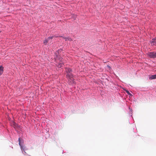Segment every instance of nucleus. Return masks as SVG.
I'll return each instance as SVG.
<instances>
[{
  "label": "nucleus",
  "mask_w": 156,
  "mask_h": 156,
  "mask_svg": "<svg viewBox=\"0 0 156 156\" xmlns=\"http://www.w3.org/2000/svg\"><path fill=\"white\" fill-rule=\"evenodd\" d=\"M18 140H19V145L21 149V150L22 151H24V152L25 153H26L25 151L28 150V149L26 147L24 146H23L22 145H21V143L22 142V141L23 140H21L20 138H19L18 139Z\"/></svg>",
  "instance_id": "obj_1"
},
{
  "label": "nucleus",
  "mask_w": 156,
  "mask_h": 156,
  "mask_svg": "<svg viewBox=\"0 0 156 156\" xmlns=\"http://www.w3.org/2000/svg\"><path fill=\"white\" fill-rule=\"evenodd\" d=\"M147 55L151 58H156V52H148Z\"/></svg>",
  "instance_id": "obj_2"
},
{
  "label": "nucleus",
  "mask_w": 156,
  "mask_h": 156,
  "mask_svg": "<svg viewBox=\"0 0 156 156\" xmlns=\"http://www.w3.org/2000/svg\"><path fill=\"white\" fill-rule=\"evenodd\" d=\"M150 43L152 46H156V37L152 39Z\"/></svg>",
  "instance_id": "obj_3"
},
{
  "label": "nucleus",
  "mask_w": 156,
  "mask_h": 156,
  "mask_svg": "<svg viewBox=\"0 0 156 156\" xmlns=\"http://www.w3.org/2000/svg\"><path fill=\"white\" fill-rule=\"evenodd\" d=\"M54 36L50 37H48L47 39H46L44 40L43 43L44 45H46L47 43L49 41L50 39H52Z\"/></svg>",
  "instance_id": "obj_4"
},
{
  "label": "nucleus",
  "mask_w": 156,
  "mask_h": 156,
  "mask_svg": "<svg viewBox=\"0 0 156 156\" xmlns=\"http://www.w3.org/2000/svg\"><path fill=\"white\" fill-rule=\"evenodd\" d=\"M66 76L67 78H69L70 80H71V79H73V75L72 73H67Z\"/></svg>",
  "instance_id": "obj_5"
},
{
  "label": "nucleus",
  "mask_w": 156,
  "mask_h": 156,
  "mask_svg": "<svg viewBox=\"0 0 156 156\" xmlns=\"http://www.w3.org/2000/svg\"><path fill=\"white\" fill-rule=\"evenodd\" d=\"M149 79L150 80H153L156 79V74L154 75L149 76Z\"/></svg>",
  "instance_id": "obj_6"
},
{
  "label": "nucleus",
  "mask_w": 156,
  "mask_h": 156,
  "mask_svg": "<svg viewBox=\"0 0 156 156\" xmlns=\"http://www.w3.org/2000/svg\"><path fill=\"white\" fill-rule=\"evenodd\" d=\"M66 72L67 73L72 72V70L69 68H66Z\"/></svg>",
  "instance_id": "obj_7"
},
{
  "label": "nucleus",
  "mask_w": 156,
  "mask_h": 156,
  "mask_svg": "<svg viewBox=\"0 0 156 156\" xmlns=\"http://www.w3.org/2000/svg\"><path fill=\"white\" fill-rule=\"evenodd\" d=\"M63 38L65 39L66 41L67 40L69 41H73L72 39L69 37H63Z\"/></svg>",
  "instance_id": "obj_8"
},
{
  "label": "nucleus",
  "mask_w": 156,
  "mask_h": 156,
  "mask_svg": "<svg viewBox=\"0 0 156 156\" xmlns=\"http://www.w3.org/2000/svg\"><path fill=\"white\" fill-rule=\"evenodd\" d=\"M3 68L2 66H0V76L2 73L3 72Z\"/></svg>",
  "instance_id": "obj_9"
},
{
  "label": "nucleus",
  "mask_w": 156,
  "mask_h": 156,
  "mask_svg": "<svg viewBox=\"0 0 156 156\" xmlns=\"http://www.w3.org/2000/svg\"><path fill=\"white\" fill-rule=\"evenodd\" d=\"M73 79H71V80H69V81H70V83L71 84H75V82L73 80Z\"/></svg>",
  "instance_id": "obj_10"
},
{
  "label": "nucleus",
  "mask_w": 156,
  "mask_h": 156,
  "mask_svg": "<svg viewBox=\"0 0 156 156\" xmlns=\"http://www.w3.org/2000/svg\"><path fill=\"white\" fill-rule=\"evenodd\" d=\"M63 64L62 63H60L58 65V67L59 68H61Z\"/></svg>",
  "instance_id": "obj_11"
},
{
  "label": "nucleus",
  "mask_w": 156,
  "mask_h": 156,
  "mask_svg": "<svg viewBox=\"0 0 156 156\" xmlns=\"http://www.w3.org/2000/svg\"><path fill=\"white\" fill-rule=\"evenodd\" d=\"M126 92L129 95H130L131 96L132 95V94L129 93V91L126 90Z\"/></svg>",
  "instance_id": "obj_12"
},
{
  "label": "nucleus",
  "mask_w": 156,
  "mask_h": 156,
  "mask_svg": "<svg viewBox=\"0 0 156 156\" xmlns=\"http://www.w3.org/2000/svg\"><path fill=\"white\" fill-rule=\"evenodd\" d=\"M74 20H75V18H76V15H74Z\"/></svg>",
  "instance_id": "obj_13"
},
{
  "label": "nucleus",
  "mask_w": 156,
  "mask_h": 156,
  "mask_svg": "<svg viewBox=\"0 0 156 156\" xmlns=\"http://www.w3.org/2000/svg\"><path fill=\"white\" fill-rule=\"evenodd\" d=\"M59 37H62V36H60Z\"/></svg>",
  "instance_id": "obj_14"
}]
</instances>
